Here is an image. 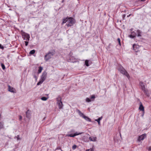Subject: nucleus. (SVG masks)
<instances>
[{
	"label": "nucleus",
	"mask_w": 151,
	"mask_h": 151,
	"mask_svg": "<svg viewBox=\"0 0 151 151\" xmlns=\"http://www.w3.org/2000/svg\"><path fill=\"white\" fill-rule=\"evenodd\" d=\"M85 65L87 66H89L88 64V60H86L85 61Z\"/></svg>",
	"instance_id": "21"
},
{
	"label": "nucleus",
	"mask_w": 151,
	"mask_h": 151,
	"mask_svg": "<svg viewBox=\"0 0 151 151\" xmlns=\"http://www.w3.org/2000/svg\"><path fill=\"white\" fill-rule=\"evenodd\" d=\"M42 69H43V68L41 66L39 67V69L38 70V73H40L41 72Z\"/></svg>",
	"instance_id": "17"
},
{
	"label": "nucleus",
	"mask_w": 151,
	"mask_h": 151,
	"mask_svg": "<svg viewBox=\"0 0 151 151\" xmlns=\"http://www.w3.org/2000/svg\"><path fill=\"white\" fill-rule=\"evenodd\" d=\"M86 101L87 102H89L91 101V100L89 98H87L86 99Z\"/></svg>",
	"instance_id": "27"
},
{
	"label": "nucleus",
	"mask_w": 151,
	"mask_h": 151,
	"mask_svg": "<svg viewBox=\"0 0 151 151\" xmlns=\"http://www.w3.org/2000/svg\"><path fill=\"white\" fill-rule=\"evenodd\" d=\"M148 150L149 151H150L151 150V146H150L148 148Z\"/></svg>",
	"instance_id": "34"
},
{
	"label": "nucleus",
	"mask_w": 151,
	"mask_h": 151,
	"mask_svg": "<svg viewBox=\"0 0 151 151\" xmlns=\"http://www.w3.org/2000/svg\"><path fill=\"white\" fill-rule=\"evenodd\" d=\"M137 36L138 37L141 36V32L140 31L138 30H137Z\"/></svg>",
	"instance_id": "19"
},
{
	"label": "nucleus",
	"mask_w": 151,
	"mask_h": 151,
	"mask_svg": "<svg viewBox=\"0 0 151 151\" xmlns=\"http://www.w3.org/2000/svg\"><path fill=\"white\" fill-rule=\"evenodd\" d=\"M19 119L20 120H21L22 119V117L21 116H19Z\"/></svg>",
	"instance_id": "35"
},
{
	"label": "nucleus",
	"mask_w": 151,
	"mask_h": 151,
	"mask_svg": "<svg viewBox=\"0 0 151 151\" xmlns=\"http://www.w3.org/2000/svg\"><path fill=\"white\" fill-rule=\"evenodd\" d=\"M95 98V96L94 95H92L91 97V99H94Z\"/></svg>",
	"instance_id": "33"
},
{
	"label": "nucleus",
	"mask_w": 151,
	"mask_h": 151,
	"mask_svg": "<svg viewBox=\"0 0 151 151\" xmlns=\"http://www.w3.org/2000/svg\"><path fill=\"white\" fill-rule=\"evenodd\" d=\"M141 104L140 105L139 107V109L141 110L143 112V113L144 112V107L142 105V104L140 103Z\"/></svg>",
	"instance_id": "14"
},
{
	"label": "nucleus",
	"mask_w": 151,
	"mask_h": 151,
	"mask_svg": "<svg viewBox=\"0 0 151 151\" xmlns=\"http://www.w3.org/2000/svg\"><path fill=\"white\" fill-rule=\"evenodd\" d=\"M26 116L27 118H30L31 116V112L29 110H28L26 113Z\"/></svg>",
	"instance_id": "12"
},
{
	"label": "nucleus",
	"mask_w": 151,
	"mask_h": 151,
	"mask_svg": "<svg viewBox=\"0 0 151 151\" xmlns=\"http://www.w3.org/2000/svg\"><path fill=\"white\" fill-rule=\"evenodd\" d=\"M47 74V73L46 72H44L42 73L40 79L44 81L46 79Z\"/></svg>",
	"instance_id": "9"
},
{
	"label": "nucleus",
	"mask_w": 151,
	"mask_h": 151,
	"mask_svg": "<svg viewBox=\"0 0 151 151\" xmlns=\"http://www.w3.org/2000/svg\"><path fill=\"white\" fill-rule=\"evenodd\" d=\"M130 15H131L130 14L128 16H127V17H129V16H130Z\"/></svg>",
	"instance_id": "39"
},
{
	"label": "nucleus",
	"mask_w": 151,
	"mask_h": 151,
	"mask_svg": "<svg viewBox=\"0 0 151 151\" xmlns=\"http://www.w3.org/2000/svg\"><path fill=\"white\" fill-rule=\"evenodd\" d=\"M1 66L3 70H4L5 69V65L1 63Z\"/></svg>",
	"instance_id": "24"
},
{
	"label": "nucleus",
	"mask_w": 151,
	"mask_h": 151,
	"mask_svg": "<svg viewBox=\"0 0 151 151\" xmlns=\"http://www.w3.org/2000/svg\"><path fill=\"white\" fill-rule=\"evenodd\" d=\"M35 78H36V77L35 76Z\"/></svg>",
	"instance_id": "40"
},
{
	"label": "nucleus",
	"mask_w": 151,
	"mask_h": 151,
	"mask_svg": "<svg viewBox=\"0 0 151 151\" xmlns=\"http://www.w3.org/2000/svg\"><path fill=\"white\" fill-rule=\"evenodd\" d=\"M117 41L119 42V45H121V43H120V39L119 38H118L117 39Z\"/></svg>",
	"instance_id": "29"
},
{
	"label": "nucleus",
	"mask_w": 151,
	"mask_h": 151,
	"mask_svg": "<svg viewBox=\"0 0 151 151\" xmlns=\"http://www.w3.org/2000/svg\"><path fill=\"white\" fill-rule=\"evenodd\" d=\"M76 147V145H74L72 147V149L73 150L75 149Z\"/></svg>",
	"instance_id": "31"
},
{
	"label": "nucleus",
	"mask_w": 151,
	"mask_h": 151,
	"mask_svg": "<svg viewBox=\"0 0 151 151\" xmlns=\"http://www.w3.org/2000/svg\"><path fill=\"white\" fill-rule=\"evenodd\" d=\"M139 85L141 87L142 90L144 93H146L147 92V91L145 89V86L143 83L142 81H140L139 82Z\"/></svg>",
	"instance_id": "8"
},
{
	"label": "nucleus",
	"mask_w": 151,
	"mask_h": 151,
	"mask_svg": "<svg viewBox=\"0 0 151 151\" xmlns=\"http://www.w3.org/2000/svg\"><path fill=\"white\" fill-rule=\"evenodd\" d=\"M47 99V98L45 97H42L41 98V99L43 101H46Z\"/></svg>",
	"instance_id": "23"
},
{
	"label": "nucleus",
	"mask_w": 151,
	"mask_h": 151,
	"mask_svg": "<svg viewBox=\"0 0 151 151\" xmlns=\"http://www.w3.org/2000/svg\"><path fill=\"white\" fill-rule=\"evenodd\" d=\"M21 35H22V38L24 40L26 41H29V40L30 36L29 35L23 32L22 30L21 31Z\"/></svg>",
	"instance_id": "3"
},
{
	"label": "nucleus",
	"mask_w": 151,
	"mask_h": 151,
	"mask_svg": "<svg viewBox=\"0 0 151 151\" xmlns=\"http://www.w3.org/2000/svg\"><path fill=\"white\" fill-rule=\"evenodd\" d=\"M75 23L74 19L72 17H70L67 19V23L66 25L68 27L71 26L73 25Z\"/></svg>",
	"instance_id": "4"
},
{
	"label": "nucleus",
	"mask_w": 151,
	"mask_h": 151,
	"mask_svg": "<svg viewBox=\"0 0 151 151\" xmlns=\"http://www.w3.org/2000/svg\"><path fill=\"white\" fill-rule=\"evenodd\" d=\"M9 91L11 92H13V93H15V90L13 88L11 87L10 86H9Z\"/></svg>",
	"instance_id": "13"
},
{
	"label": "nucleus",
	"mask_w": 151,
	"mask_h": 151,
	"mask_svg": "<svg viewBox=\"0 0 151 151\" xmlns=\"http://www.w3.org/2000/svg\"><path fill=\"white\" fill-rule=\"evenodd\" d=\"M3 127V124L1 123V122H0V128L1 129V128H2Z\"/></svg>",
	"instance_id": "26"
},
{
	"label": "nucleus",
	"mask_w": 151,
	"mask_h": 151,
	"mask_svg": "<svg viewBox=\"0 0 151 151\" xmlns=\"http://www.w3.org/2000/svg\"><path fill=\"white\" fill-rule=\"evenodd\" d=\"M86 151H93V148L90 149L88 150H86Z\"/></svg>",
	"instance_id": "28"
},
{
	"label": "nucleus",
	"mask_w": 151,
	"mask_h": 151,
	"mask_svg": "<svg viewBox=\"0 0 151 151\" xmlns=\"http://www.w3.org/2000/svg\"><path fill=\"white\" fill-rule=\"evenodd\" d=\"M129 37L131 38H133L135 37V35H131L129 36Z\"/></svg>",
	"instance_id": "25"
},
{
	"label": "nucleus",
	"mask_w": 151,
	"mask_h": 151,
	"mask_svg": "<svg viewBox=\"0 0 151 151\" xmlns=\"http://www.w3.org/2000/svg\"><path fill=\"white\" fill-rule=\"evenodd\" d=\"M125 17V14H123V18H124Z\"/></svg>",
	"instance_id": "38"
},
{
	"label": "nucleus",
	"mask_w": 151,
	"mask_h": 151,
	"mask_svg": "<svg viewBox=\"0 0 151 151\" xmlns=\"http://www.w3.org/2000/svg\"><path fill=\"white\" fill-rule=\"evenodd\" d=\"M82 133H78V132H76L75 133L73 134H68L67 135V136L68 137H74L75 136L79 135L81 134H82Z\"/></svg>",
	"instance_id": "11"
},
{
	"label": "nucleus",
	"mask_w": 151,
	"mask_h": 151,
	"mask_svg": "<svg viewBox=\"0 0 151 151\" xmlns=\"http://www.w3.org/2000/svg\"><path fill=\"white\" fill-rule=\"evenodd\" d=\"M0 48H1V49H3L4 47L3 46H1V44H0Z\"/></svg>",
	"instance_id": "36"
},
{
	"label": "nucleus",
	"mask_w": 151,
	"mask_h": 151,
	"mask_svg": "<svg viewBox=\"0 0 151 151\" xmlns=\"http://www.w3.org/2000/svg\"><path fill=\"white\" fill-rule=\"evenodd\" d=\"M96 138L94 137H89V140L91 141H96Z\"/></svg>",
	"instance_id": "15"
},
{
	"label": "nucleus",
	"mask_w": 151,
	"mask_h": 151,
	"mask_svg": "<svg viewBox=\"0 0 151 151\" xmlns=\"http://www.w3.org/2000/svg\"><path fill=\"white\" fill-rule=\"evenodd\" d=\"M17 140H20L21 139V138L20 137H19V135H17Z\"/></svg>",
	"instance_id": "30"
},
{
	"label": "nucleus",
	"mask_w": 151,
	"mask_h": 151,
	"mask_svg": "<svg viewBox=\"0 0 151 151\" xmlns=\"http://www.w3.org/2000/svg\"><path fill=\"white\" fill-rule=\"evenodd\" d=\"M141 0L142 1H145V0Z\"/></svg>",
	"instance_id": "42"
},
{
	"label": "nucleus",
	"mask_w": 151,
	"mask_h": 151,
	"mask_svg": "<svg viewBox=\"0 0 151 151\" xmlns=\"http://www.w3.org/2000/svg\"><path fill=\"white\" fill-rule=\"evenodd\" d=\"M43 82V81H42V80L40 79V81L37 83V85H39L41 84Z\"/></svg>",
	"instance_id": "22"
},
{
	"label": "nucleus",
	"mask_w": 151,
	"mask_h": 151,
	"mask_svg": "<svg viewBox=\"0 0 151 151\" xmlns=\"http://www.w3.org/2000/svg\"><path fill=\"white\" fill-rule=\"evenodd\" d=\"M132 35H135V36L136 35L135 34V33L134 32H132Z\"/></svg>",
	"instance_id": "37"
},
{
	"label": "nucleus",
	"mask_w": 151,
	"mask_h": 151,
	"mask_svg": "<svg viewBox=\"0 0 151 151\" xmlns=\"http://www.w3.org/2000/svg\"><path fill=\"white\" fill-rule=\"evenodd\" d=\"M57 101V104L59 106V109H61L63 108V104L61 101V98L60 96H58L56 98Z\"/></svg>",
	"instance_id": "5"
},
{
	"label": "nucleus",
	"mask_w": 151,
	"mask_h": 151,
	"mask_svg": "<svg viewBox=\"0 0 151 151\" xmlns=\"http://www.w3.org/2000/svg\"><path fill=\"white\" fill-rule=\"evenodd\" d=\"M78 112L80 116L84 119L86 121L88 122H91V119L87 116L84 115V114L82 113L79 110H78Z\"/></svg>",
	"instance_id": "6"
},
{
	"label": "nucleus",
	"mask_w": 151,
	"mask_h": 151,
	"mask_svg": "<svg viewBox=\"0 0 151 151\" xmlns=\"http://www.w3.org/2000/svg\"><path fill=\"white\" fill-rule=\"evenodd\" d=\"M35 50H31L29 54H30L32 55V54H34L35 53Z\"/></svg>",
	"instance_id": "20"
},
{
	"label": "nucleus",
	"mask_w": 151,
	"mask_h": 151,
	"mask_svg": "<svg viewBox=\"0 0 151 151\" xmlns=\"http://www.w3.org/2000/svg\"><path fill=\"white\" fill-rule=\"evenodd\" d=\"M27 41L24 42L25 43V45L26 46H27L28 45V41Z\"/></svg>",
	"instance_id": "32"
},
{
	"label": "nucleus",
	"mask_w": 151,
	"mask_h": 151,
	"mask_svg": "<svg viewBox=\"0 0 151 151\" xmlns=\"http://www.w3.org/2000/svg\"><path fill=\"white\" fill-rule=\"evenodd\" d=\"M133 48L135 52H137L140 51L139 46L138 45L135 44L133 45Z\"/></svg>",
	"instance_id": "7"
},
{
	"label": "nucleus",
	"mask_w": 151,
	"mask_h": 151,
	"mask_svg": "<svg viewBox=\"0 0 151 151\" xmlns=\"http://www.w3.org/2000/svg\"><path fill=\"white\" fill-rule=\"evenodd\" d=\"M55 51L52 50V52H49L45 56V59L46 61L50 59L55 54Z\"/></svg>",
	"instance_id": "1"
},
{
	"label": "nucleus",
	"mask_w": 151,
	"mask_h": 151,
	"mask_svg": "<svg viewBox=\"0 0 151 151\" xmlns=\"http://www.w3.org/2000/svg\"><path fill=\"white\" fill-rule=\"evenodd\" d=\"M131 31H132V29H131Z\"/></svg>",
	"instance_id": "41"
},
{
	"label": "nucleus",
	"mask_w": 151,
	"mask_h": 151,
	"mask_svg": "<svg viewBox=\"0 0 151 151\" xmlns=\"http://www.w3.org/2000/svg\"><path fill=\"white\" fill-rule=\"evenodd\" d=\"M119 70L121 73L125 75L128 78H130L129 74L122 66H121L120 67L119 69Z\"/></svg>",
	"instance_id": "2"
},
{
	"label": "nucleus",
	"mask_w": 151,
	"mask_h": 151,
	"mask_svg": "<svg viewBox=\"0 0 151 151\" xmlns=\"http://www.w3.org/2000/svg\"><path fill=\"white\" fill-rule=\"evenodd\" d=\"M146 137V134H144L139 137L138 140L139 141L143 140Z\"/></svg>",
	"instance_id": "10"
},
{
	"label": "nucleus",
	"mask_w": 151,
	"mask_h": 151,
	"mask_svg": "<svg viewBox=\"0 0 151 151\" xmlns=\"http://www.w3.org/2000/svg\"><path fill=\"white\" fill-rule=\"evenodd\" d=\"M68 19V18H66L65 19H63V22H62V24H63L64 23H65L66 22H67V19Z\"/></svg>",
	"instance_id": "18"
},
{
	"label": "nucleus",
	"mask_w": 151,
	"mask_h": 151,
	"mask_svg": "<svg viewBox=\"0 0 151 151\" xmlns=\"http://www.w3.org/2000/svg\"><path fill=\"white\" fill-rule=\"evenodd\" d=\"M102 118V117H100L99 118L97 119H96L95 120V121L97 122L98 123V124L99 125H100V121Z\"/></svg>",
	"instance_id": "16"
}]
</instances>
